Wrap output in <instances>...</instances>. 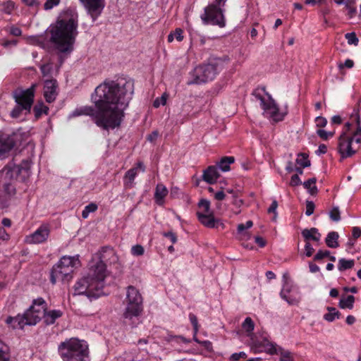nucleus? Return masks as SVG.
I'll list each match as a JSON object with an SVG mask.
<instances>
[{
    "label": "nucleus",
    "instance_id": "f704fd0d",
    "mask_svg": "<svg viewBox=\"0 0 361 361\" xmlns=\"http://www.w3.org/2000/svg\"><path fill=\"white\" fill-rule=\"evenodd\" d=\"M327 310L329 313L324 315V319L327 322H331L334 321L336 318L339 317L340 312L335 307H328Z\"/></svg>",
    "mask_w": 361,
    "mask_h": 361
},
{
    "label": "nucleus",
    "instance_id": "c9c22d12",
    "mask_svg": "<svg viewBox=\"0 0 361 361\" xmlns=\"http://www.w3.org/2000/svg\"><path fill=\"white\" fill-rule=\"evenodd\" d=\"M137 173V168H133L128 170L125 175V181L126 185H132Z\"/></svg>",
    "mask_w": 361,
    "mask_h": 361
},
{
    "label": "nucleus",
    "instance_id": "20e7f679",
    "mask_svg": "<svg viewBox=\"0 0 361 361\" xmlns=\"http://www.w3.org/2000/svg\"><path fill=\"white\" fill-rule=\"evenodd\" d=\"M59 351L64 361H83L88 355V346L85 342L72 338L62 342Z\"/></svg>",
    "mask_w": 361,
    "mask_h": 361
},
{
    "label": "nucleus",
    "instance_id": "603ef678",
    "mask_svg": "<svg viewBox=\"0 0 361 361\" xmlns=\"http://www.w3.org/2000/svg\"><path fill=\"white\" fill-rule=\"evenodd\" d=\"M91 110L87 109V108H85V109H75L71 115V116L72 117H75V116H80L82 114H90V111Z\"/></svg>",
    "mask_w": 361,
    "mask_h": 361
},
{
    "label": "nucleus",
    "instance_id": "bb28decb",
    "mask_svg": "<svg viewBox=\"0 0 361 361\" xmlns=\"http://www.w3.org/2000/svg\"><path fill=\"white\" fill-rule=\"evenodd\" d=\"M338 237L339 235L337 232L331 231L329 233L325 240L326 245L331 248L338 247L339 246L338 243Z\"/></svg>",
    "mask_w": 361,
    "mask_h": 361
},
{
    "label": "nucleus",
    "instance_id": "e433bc0d",
    "mask_svg": "<svg viewBox=\"0 0 361 361\" xmlns=\"http://www.w3.org/2000/svg\"><path fill=\"white\" fill-rule=\"evenodd\" d=\"M97 209V205L94 203H90L87 205L82 212V216L87 219L91 212H94Z\"/></svg>",
    "mask_w": 361,
    "mask_h": 361
},
{
    "label": "nucleus",
    "instance_id": "423d86ee",
    "mask_svg": "<svg viewBox=\"0 0 361 361\" xmlns=\"http://www.w3.org/2000/svg\"><path fill=\"white\" fill-rule=\"evenodd\" d=\"M36 85L33 84L27 90L17 89L13 92V97L17 105L11 112L13 118H18L23 110L30 112L34 102Z\"/></svg>",
    "mask_w": 361,
    "mask_h": 361
},
{
    "label": "nucleus",
    "instance_id": "a19ab883",
    "mask_svg": "<svg viewBox=\"0 0 361 361\" xmlns=\"http://www.w3.org/2000/svg\"><path fill=\"white\" fill-rule=\"evenodd\" d=\"M4 187V192L8 195H14L16 192L15 187L13 186L12 182L7 183L6 180H5V183L3 185Z\"/></svg>",
    "mask_w": 361,
    "mask_h": 361
},
{
    "label": "nucleus",
    "instance_id": "7c9ffc66",
    "mask_svg": "<svg viewBox=\"0 0 361 361\" xmlns=\"http://www.w3.org/2000/svg\"><path fill=\"white\" fill-rule=\"evenodd\" d=\"M355 302L353 295H348L346 298H341L339 301V307L342 309L352 310Z\"/></svg>",
    "mask_w": 361,
    "mask_h": 361
},
{
    "label": "nucleus",
    "instance_id": "cd10ccee",
    "mask_svg": "<svg viewBox=\"0 0 361 361\" xmlns=\"http://www.w3.org/2000/svg\"><path fill=\"white\" fill-rule=\"evenodd\" d=\"M200 210L197 212V216H199L201 214L206 215L207 214L213 213L210 209V202L207 200H201L198 204Z\"/></svg>",
    "mask_w": 361,
    "mask_h": 361
},
{
    "label": "nucleus",
    "instance_id": "ea45409f",
    "mask_svg": "<svg viewBox=\"0 0 361 361\" xmlns=\"http://www.w3.org/2000/svg\"><path fill=\"white\" fill-rule=\"evenodd\" d=\"M345 37L348 41V44H353L357 46L359 42V39L356 36L355 32H348L345 35Z\"/></svg>",
    "mask_w": 361,
    "mask_h": 361
},
{
    "label": "nucleus",
    "instance_id": "4be33fe9",
    "mask_svg": "<svg viewBox=\"0 0 361 361\" xmlns=\"http://www.w3.org/2000/svg\"><path fill=\"white\" fill-rule=\"evenodd\" d=\"M305 242H310V240L319 242L321 238V233L316 228H312L310 229L305 228L301 232Z\"/></svg>",
    "mask_w": 361,
    "mask_h": 361
},
{
    "label": "nucleus",
    "instance_id": "72a5a7b5",
    "mask_svg": "<svg viewBox=\"0 0 361 361\" xmlns=\"http://www.w3.org/2000/svg\"><path fill=\"white\" fill-rule=\"evenodd\" d=\"M355 264L353 259H345L344 258L340 259L338 261V269L339 271H343L347 269H352Z\"/></svg>",
    "mask_w": 361,
    "mask_h": 361
},
{
    "label": "nucleus",
    "instance_id": "6ab92c4d",
    "mask_svg": "<svg viewBox=\"0 0 361 361\" xmlns=\"http://www.w3.org/2000/svg\"><path fill=\"white\" fill-rule=\"evenodd\" d=\"M13 138L8 135H0V159L4 157L14 147Z\"/></svg>",
    "mask_w": 361,
    "mask_h": 361
},
{
    "label": "nucleus",
    "instance_id": "774afa93",
    "mask_svg": "<svg viewBox=\"0 0 361 361\" xmlns=\"http://www.w3.org/2000/svg\"><path fill=\"white\" fill-rule=\"evenodd\" d=\"M353 237L355 239L358 238L361 235V228L359 227H353Z\"/></svg>",
    "mask_w": 361,
    "mask_h": 361
},
{
    "label": "nucleus",
    "instance_id": "a211bd4d",
    "mask_svg": "<svg viewBox=\"0 0 361 361\" xmlns=\"http://www.w3.org/2000/svg\"><path fill=\"white\" fill-rule=\"evenodd\" d=\"M58 84L55 79L46 80L44 85V96L49 103L54 102L58 95Z\"/></svg>",
    "mask_w": 361,
    "mask_h": 361
},
{
    "label": "nucleus",
    "instance_id": "2eb2a0df",
    "mask_svg": "<svg viewBox=\"0 0 361 361\" xmlns=\"http://www.w3.org/2000/svg\"><path fill=\"white\" fill-rule=\"evenodd\" d=\"M99 255V261L93 265L92 268H97L99 265L102 264L104 266V279H105L106 276V263L113 264L116 262L118 257L114 250L109 247H103Z\"/></svg>",
    "mask_w": 361,
    "mask_h": 361
},
{
    "label": "nucleus",
    "instance_id": "4c0bfd02",
    "mask_svg": "<svg viewBox=\"0 0 361 361\" xmlns=\"http://www.w3.org/2000/svg\"><path fill=\"white\" fill-rule=\"evenodd\" d=\"M296 162L300 166L305 168L310 165V161L307 159V156L305 154H300L296 159Z\"/></svg>",
    "mask_w": 361,
    "mask_h": 361
},
{
    "label": "nucleus",
    "instance_id": "aec40b11",
    "mask_svg": "<svg viewBox=\"0 0 361 361\" xmlns=\"http://www.w3.org/2000/svg\"><path fill=\"white\" fill-rule=\"evenodd\" d=\"M197 218L202 225L209 228H218L219 226H224L223 223L214 218L213 213L206 215L201 214Z\"/></svg>",
    "mask_w": 361,
    "mask_h": 361
},
{
    "label": "nucleus",
    "instance_id": "7ed1b4c3",
    "mask_svg": "<svg viewBox=\"0 0 361 361\" xmlns=\"http://www.w3.org/2000/svg\"><path fill=\"white\" fill-rule=\"evenodd\" d=\"M104 266L90 268L87 276L82 278L75 285V295H86L88 298H98L104 288Z\"/></svg>",
    "mask_w": 361,
    "mask_h": 361
},
{
    "label": "nucleus",
    "instance_id": "f3484780",
    "mask_svg": "<svg viewBox=\"0 0 361 361\" xmlns=\"http://www.w3.org/2000/svg\"><path fill=\"white\" fill-rule=\"evenodd\" d=\"M93 21L102 13L104 6V0H80Z\"/></svg>",
    "mask_w": 361,
    "mask_h": 361
},
{
    "label": "nucleus",
    "instance_id": "6e6d98bb",
    "mask_svg": "<svg viewBox=\"0 0 361 361\" xmlns=\"http://www.w3.org/2000/svg\"><path fill=\"white\" fill-rule=\"evenodd\" d=\"M277 207H278V203L276 202V200H274L271 203V204L270 205L269 208L268 209V212L269 213H274V216L273 217V220H276V209H277Z\"/></svg>",
    "mask_w": 361,
    "mask_h": 361
},
{
    "label": "nucleus",
    "instance_id": "69168bd1",
    "mask_svg": "<svg viewBox=\"0 0 361 361\" xmlns=\"http://www.w3.org/2000/svg\"><path fill=\"white\" fill-rule=\"evenodd\" d=\"M164 235L165 237L169 238L171 240V241L172 242V243H175L177 241V237H176V234L173 232L164 233Z\"/></svg>",
    "mask_w": 361,
    "mask_h": 361
},
{
    "label": "nucleus",
    "instance_id": "dca6fc26",
    "mask_svg": "<svg viewBox=\"0 0 361 361\" xmlns=\"http://www.w3.org/2000/svg\"><path fill=\"white\" fill-rule=\"evenodd\" d=\"M50 233L47 225H42L33 233L26 236L25 242L28 244H39L45 242Z\"/></svg>",
    "mask_w": 361,
    "mask_h": 361
},
{
    "label": "nucleus",
    "instance_id": "5701e85b",
    "mask_svg": "<svg viewBox=\"0 0 361 361\" xmlns=\"http://www.w3.org/2000/svg\"><path fill=\"white\" fill-rule=\"evenodd\" d=\"M291 286H290L287 281H285L283 287L280 293L281 297L285 300L289 305H297L299 302V299L296 298H290L288 296V293L290 292Z\"/></svg>",
    "mask_w": 361,
    "mask_h": 361
},
{
    "label": "nucleus",
    "instance_id": "2f4dec72",
    "mask_svg": "<svg viewBox=\"0 0 361 361\" xmlns=\"http://www.w3.org/2000/svg\"><path fill=\"white\" fill-rule=\"evenodd\" d=\"M35 116L37 119L39 118L43 114H47L49 111V108L45 106L43 102L37 103L33 109Z\"/></svg>",
    "mask_w": 361,
    "mask_h": 361
},
{
    "label": "nucleus",
    "instance_id": "9b49d317",
    "mask_svg": "<svg viewBox=\"0 0 361 361\" xmlns=\"http://www.w3.org/2000/svg\"><path fill=\"white\" fill-rule=\"evenodd\" d=\"M47 305L45 300L39 298L33 300L32 305L23 314L27 325H35L43 317Z\"/></svg>",
    "mask_w": 361,
    "mask_h": 361
},
{
    "label": "nucleus",
    "instance_id": "0eeeda50",
    "mask_svg": "<svg viewBox=\"0 0 361 361\" xmlns=\"http://www.w3.org/2000/svg\"><path fill=\"white\" fill-rule=\"evenodd\" d=\"M127 307L123 313L125 319H132L139 316L142 310V298L139 291L133 286L127 289Z\"/></svg>",
    "mask_w": 361,
    "mask_h": 361
},
{
    "label": "nucleus",
    "instance_id": "79ce46f5",
    "mask_svg": "<svg viewBox=\"0 0 361 361\" xmlns=\"http://www.w3.org/2000/svg\"><path fill=\"white\" fill-rule=\"evenodd\" d=\"M1 11L5 13L10 14L12 11L14 9V3L11 1H8L4 2L1 5Z\"/></svg>",
    "mask_w": 361,
    "mask_h": 361
},
{
    "label": "nucleus",
    "instance_id": "5fc2aeb1",
    "mask_svg": "<svg viewBox=\"0 0 361 361\" xmlns=\"http://www.w3.org/2000/svg\"><path fill=\"white\" fill-rule=\"evenodd\" d=\"M305 255L308 257H311L314 252V250L312 247V246L310 242H307V243L305 242Z\"/></svg>",
    "mask_w": 361,
    "mask_h": 361
},
{
    "label": "nucleus",
    "instance_id": "3c124183",
    "mask_svg": "<svg viewBox=\"0 0 361 361\" xmlns=\"http://www.w3.org/2000/svg\"><path fill=\"white\" fill-rule=\"evenodd\" d=\"M314 204L313 202L312 201H307L306 202V211H305V214L307 216H310L311 214H312L314 213Z\"/></svg>",
    "mask_w": 361,
    "mask_h": 361
},
{
    "label": "nucleus",
    "instance_id": "f03ea898",
    "mask_svg": "<svg viewBox=\"0 0 361 361\" xmlns=\"http://www.w3.org/2000/svg\"><path fill=\"white\" fill-rule=\"evenodd\" d=\"M78 23L73 17H59L55 23L49 27L50 42L61 54H70L78 34Z\"/></svg>",
    "mask_w": 361,
    "mask_h": 361
},
{
    "label": "nucleus",
    "instance_id": "393cba45",
    "mask_svg": "<svg viewBox=\"0 0 361 361\" xmlns=\"http://www.w3.org/2000/svg\"><path fill=\"white\" fill-rule=\"evenodd\" d=\"M63 313L61 310H50L45 312L42 318H44V323L47 325L53 324L56 319L61 317Z\"/></svg>",
    "mask_w": 361,
    "mask_h": 361
},
{
    "label": "nucleus",
    "instance_id": "37998d69",
    "mask_svg": "<svg viewBox=\"0 0 361 361\" xmlns=\"http://www.w3.org/2000/svg\"><path fill=\"white\" fill-rule=\"evenodd\" d=\"M52 68H53L52 63H49V62L42 65L40 67V69H41L43 76L49 75L51 73Z\"/></svg>",
    "mask_w": 361,
    "mask_h": 361
},
{
    "label": "nucleus",
    "instance_id": "e2e57ef3",
    "mask_svg": "<svg viewBox=\"0 0 361 361\" xmlns=\"http://www.w3.org/2000/svg\"><path fill=\"white\" fill-rule=\"evenodd\" d=\"M350 120L352 123H355L357 126H360V117L358 113H355V114H353L350 117Z\"/></svg>",
    "mask_w": 361,
    "mask_h": 361
},
{
    "label": "nucleus",
    "instance_id": "473e14b6",
    "mask_svg": "<svg viewBox=\"0 0 361 361\" xmlns=\"http://www.w3.org/2000/svg\"><path fill=\"white\" fill-rule=\"evenodd\" d=\"M316 182H317L316 178H312L303 183L304 188L307 189L309 192L312 195L317 194V191H318L317 188L315 185Z\"/></svg>",
    "mask_w": 361,
    "mask_h": 361
},
{
    "label": "nucleus",
    "instance_id": "39448f33",
    "mask_svg": "<svg viewBox=\"0 0 361 361\" xmlns=\"http://www.w3.org/2000/svg\"><path fill=\"white\" fill-rule=\"evenodd\" d=\"M78 256H63L57 264L53 267L51 272V281L55 284L57 281H68L72 278L74 268L80 266Z\"/></svg>",
    "mask_w": 361,
    "mask_h": 361
},
{
    "label": "nucleus",
    "instance_id": "a878e982",
    "mask_svg": "<svg viewBox=\"0 0 361 361\" xmlns=\"http://www.w3.org/2000/svg\"><path fill=\"white\" fill-rule=\"evenodd\" d=\"M168 194L167 188L163 184H158L156 187L154 197L159 204L162 203L163 199Z\"/></svg>",
    "mask_w": 361,
    "mask_h": 361
},
{
    "label": "nucleus",
    "instance_id": "680f3d73",
    "mask_svg": "<svg viewBox=\"0 0 361 361\" xmlns=\"http://www.w3.org/2000/svg\"><path fill=\"white\" fill-rule=\"evenodd\" d=\"M190 319L191 323L193 325L195 333L196 334L198 331V324H197V319L195 315L190 314Z\"/></svg>",
    "mask_w": 361,
    "mask_h": 361
},
{
    "label": "nucleus",
    "instance_id": "de8ad7c7",
    "mask_svg": "<svg viewBox=\"0 0 361 361\" xmlns=\"http://www.w3.org/2000/svg\"><path fill=\"white\" fill-rule=\"evenodd\" d=\"M132 254L135 256H141L144 254V248L140 245H136L131 249Z\"/></svg>",
    "mask_w": 361,
    "mask_h": 361
},
{
    "label": "nucleus",
    "instance_id": "bf43d9fd",
    "mask_svg": "<svg viewBox=\"0 0 361 361\" xmlns=\"http://www.w3.org/2000/svg\"><path fill=\"white\" fill-rule=\"evenodd\" d=\"M173 33L174 38H176L178 42H181L183 40V30L180 28H176Z\"/></svg>",
    "mask_w": 361,
    "mask_h": 361
},
{
    "label": "nucleus",
    "instance_id": "4d7b16f0",
    "mask_svg": "<svg viewBox=\"0 0 361 361\" xmlns=\"http://www.w3.org/2000/svg\"><path fill=\"white\" fill-rule=\"evenodd\" d=\"M354 66V62L353 60L351 59H347L345 60V63H339L338 67L340 70H342L344 67H346L348 68H353Z\"/></svg>",
    "mask_w": 361,
    "mask_h": 361
},
{
    "label": "nucleus",
    "instance_id": "1a4fd4ad",
    "mask_svg": "<svg viewBox=\"0 0 361 361\" xmlns=\"http://www.w3.org/2000/svg\"><path fill=\"white\" fill-rule=\"evenodd\" d=\"M217 73L218 69L215 64L199 66L191 73L192 79L188 82V84H201L212 80Z\"/></svg>",
    "mask_w": 361,
    "mask_h": 361
},
{
    "label": "nucleus",
    "instance_id": "f8f14e48",
    "mask_svg": "<svg viewBox=\"0 0 361 361\" xmlns=\"http://www.w3.org/2000/svg\"><path fill=\"white\" fill-rule=\"evenodd\" d=\"M204 24H212L221 27L225 26L224 11L215 4H210L204 8V12L200 16Z\"/></svg>",
    "mask_w": 361,
    "mask_h": 361
},
{
    "label": "nucleus",
    "instance_id": "338daca9",
    "mask_svg": "<svg viewBox=\"0 0 361 361\" xmlns=\"http://www.w3.org/2000/svg\"><path fill=\"white\" fill-rule=\"evenodd\" d=\"M22 1L28 6H37L39 4L38 0H22Z\"/></svg>",
    "mask_w": 361,
    "mask_h": 361
},
{
    "label": "nucleus",
    "instance_id": "b1692460",
    "mask_svg": "<svg viewBox=\"0 0 361 361\" xmlns=\"http://www.w3.org/2000/svg\"><path fill=\"white\" fill-rule=\"evenodd\" d=\"M5 322L8 325H11L13 329H23L25 325H27V323L25 322V318L24 315H18L15 317H8Z\"/></svg>",
    "mask_w": 361,
    "mask_h": 361
},
{
    "label": "nucleus",
    "instance_id": "8fccbe9b",
    "mask_svg": "<svg viewBox=\"0 0 361 361\" xmlns=\"http://www.w3.org/2000/svg\"><path fill=\"white\" fill-rule=\"evenodd\" d=\"M60 2V0H46L44 4L45 10L51 9L54 6H57Z\"/></svg>",
    "mask_w": 361,
    "mask_h": 361
},
{
    "label": "nucleus",
    "instance_id": "c03bdc74",
    "mask_svg": "<svg viewBox=\"0 0 361 361\" xmlns=\"http://www.w3.org/2000/svg\"><path fill=\"white\" fill-rule=\"evenodd\" d=\"M330 255V252L329 250H319L317 254L314 257V260L319 262L324 257H329Z\"/></svg>",
    "mask_w": 361,
    "mask_h": 361
},
{
    "label": "nucleus",
    "instance_id": "f257e3e1",
    "mask_svg": "<svg viewBox=\"0 0 361 361\" xmlns=\"http://www.w3.org/2000/svg\"><path fill=\"white\" fill-rule=\"evenodd\" d=\"M133 94V84L130 81L121 85L114 80H106L98 85L92 94L97 109L96 124L105 130L118 127Z\"/></svg>",
    "mask_w": 361,
    "mask_h": 361
},
{
    "label": "nucleus",
    "instance_id": "ddd939ff",
    "mask_svg": "<svg viewBox=\"0 0 361 361\" xmlns=\"http://www.w3.org/2000/svg\"><path fill=\"white\" fill-rule=\"evenodd\" d=\"M255 346L257 348H263L264 351L270 355H281L280 361H293V358L290 355V353L288 350H283L281 347H278L276 344L270 343L267 339L261 341H253Z\"/></svg>",
    "mask_w": 361,
    "mask_h": 361
},
{
    "label": "nucleus",
    "instance_id": "c85d7f7f",
    "mask_svg": "<svg viewBox=\"0 0 361 361\" xmlns=\"http://www.w3.org/2000/svg\"><path fill=\"white\" fill-rule=\"evenodd\" d=\"M234 161L235 159L233 157H224L218 163V166L222 171H228L230 170V164Z\"/></svg>",
    "mask_w": 361,
    "mask_h": 361
},
{
    "label": "nucleus",
    "instance_id": "9d476101",
    "mask_svg": "<svg viewBox=\"0 0 361 361\" xmlns=\"http://www.w3.org/2000/svg\"><path fill=\"white\" fill-rule=\"evenodd\" d=\"M254 95L260 101V106L266 116L274 122H279L283 119L286 113L279 111L277 104L269 93H267V100L259 94L255 93Z\"/></svg>",
    "mask_w": 361,
    "mask_h": 361
},
{
    "label": "nucleus",
    "instance_id": "412c9836",
    "mask_svg": "<svg viewBox=\"0 0 361 361\" xmlns=\"http://www.w3.org/2000/svg\"><path fill=\"white\" fill-rule=\"evenodd\" d=\"M219 173L215 166H209L203 171L202 180L209 184L214 183L219 177Z\"/></svg>",
    "mask_w": 361,
    "mask_h": 361
},
{
    "label": "nucleus",
    "instance_id": "13d9d810",
    "mask_svg": "<svg viewBox=\"0 0 361 361\" xmlns=\"http://www.w3.org/2000/svg\"><path fill=\"white\" fill-rule=\"evenodd\" d=\"M315 123L317 127H324L327 123V121L324 117L317 116L315 119Z\"/></svg>",
    "mask_w": 361,
    "mask_h": 361
},
{
    "label": "nucleus",
    "instance_id": "4468645a",
    "mask_svg": "<svg viewBox=\"0 0 361 361\" xmlns=\"http://www.w3.org/2000/svg\"><path fill=\"white\" fill-rule=\"evenodd\" d=\"M354 137H350L345 132H343L338 139V152L342 158L352 157L357 152L353 147Z\"/></svg>",
    "mask_w": 361,
    "mask_h": 361
},
{
    "label": "nucleus",
    "instance_id": "49530a36",
    "mask_svg": "<svg viewBox=\"0 0 361 361\" xmlns=\"http://www.w3.org/2000/svg\"><path fill=\"white\" fill-rule=\"evenodd\" d=\"M330 218L334 221H338L341 219L340 212L338 207H334L329 214Z\"/></svg>",
    "mask_w": 361,
    "mask_h": 361
},
{
    "label": "nucleus",
    "instance_id": "0e129e2a",
    "mask_svg": "<svg viewBox=\"0 0 361 361\" xmlns=\"http://www.w3.org/2000/svg\"><path fill=\"white\" fill-rule=\"evenodd\" d=\"M10 238L9 235L6 233L4 228H0V240H8Z\"/></svg>",
    "mask_w": 361,
    "mask_h": 361
},
{
    "label": "nucleus",
    "instance_id": "09e8293b",
    "mask_svg": "<svg viewBox=\"0 0 361 361\" xmlns=\"http://www.w3.org/2000/svg\"><path fill=\"white\" fill-rule=\"evenodd\" d=\"M317 135L323 140H327L329 137H333L334 133L327 132L324 130H318L317 131Z\"/></svg>",
    "mask_w": 361,
    "mask_h": 361
},
{
    "label": "nucleus",
    "instance_id": "c756f323",
    "mask_svg": "<svg viewBox=\"0 0 361 361\" xmlns=\"http://www.w3.org/2000/svg\"><path fill=\"white\" fill-rule=\"evenodd\" d=\"M10 357L9 347L0 339V361H9Z\"/></svg>",
    "mask_w": 361,
    "mask_h": 361
},
{
    "label": "nucleus",
    "instance_id": "864d4df0",
    "mask_svg": "<svg viewBox=\"0 0 361 361\" xmlns=\"http://www.w3.org/2000/svg\"><path fill=\"white\" fill-rule=\"evenodd\" d=\"M247 354L245 352L235 353L231 355L230 360L232 361H238L240 358H246Z\"/></svg>",
    "mask_w": 361,
    "mask_h": 361
},
{
    "label": "nucleus",
    "instance_id": "a18cd8bd",
    "mask_svg": "<svg viewBox=\"0 0 361 361\" xmlns=\"http://www.w3.org/2000/svg\"><path fill=\"white\" fill-rule=\"evenodd\" d=\"M167 96L164 94L161 97L157 98L153 103V106L155 108H158L160 105H165L166 103Z\"/></svg>",
    "mask_w": 361,
    "mask_h": 361
},
{
    "label": "nucleus",
    "instance_id": "58836bf2",
    "mask_svg": "<svg viewBox=\"0 0 361 361\" xmlns=\"http://www.w3.org/2000/svg\"><path fill=\"white\" fill-rule=\"evenodd\" d=\"M242 326L247 332L251 333L254 330L255 324L250 317H246Z\"/></svg>",
    "mask_w": 361,
    "mask_h": 361
},
{
    "label": "nucleus",
    "instance_id": "052dcab7",
    "mask_svg": "<svg viewBox=\"0 0 361 361\" xmlns=\"http://www.w3.org/2000/svg\"><path fill=\"white\" fill-rule=\"evenodd\" d=\"M301 183V180L298 174L293 175L291 177L290 185L291 186L299 185Z\"/></svg>",
    "mask_w": 361,
    "mask_h": 361
},
{
    "label": "nucleus",
    "instance_id": "6e6552de",
    "mask_svg": "<svg viewBox=\"0 0 361 361\" xmlns=\"http://www.w3.org/2000/svg\"><path fill=\"white\" fill-rule=\"evenodd\" d=\"M30 162L28 160H23L20 164L15 163L8 164L3 170L5 180L11 182L20 178L21 180H26L30 174Z\"/></svg>",
    "mask_w": 361,
    "mask_h": 361
}]
</instances>
